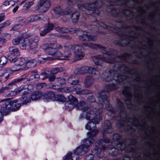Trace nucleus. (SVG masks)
I'll return each mask as SVG.
<instances>
[{"instance_id": "1", "label": "nucleus", "mask_w": 160, "mask_h": 160, "mask_svg": "<svg viewBox=\"0 0 160 160\" xmlns=\"http://www.w3.org/2000/svg\"><path fill=\"white\" fill-rule=\"evenodd\" d=\"M83 44L90 48L100 49L102 53L106 54L108 57V58H106L105 56L101 55L93 57L94 62L97 66V69H101L102 68L101 64L102 61L111 63H114L115 62H116L114 66L113 70H106L103 72L101 76V78L103 81L109 82L114 80L116 84L112 83L106 84L104 87V90L98 93L96 96L99 104L103 107L104 106L105 108L109 112L110 114H108L109 115L114 118L116 115L115 113L117 110L119 111L117 117V120L118 121L117 123L118 126L122 128L124 131L132 132L134 131L135 129L133 127L136 128L138 126H141V124L139 120L135 117H133L132 118H127L125 106L129 109L132 108L131 100L133 95H134L135 98L136 97L138 98L139 96V93L137 95L136 94L139 89V85L138 84L133 86V92L131 91V87L128 86L124 87L122 91V94L125 97L124 100L125 104L117 99L118 108L117 109H113L109 104L108 95L109 92L117 89L118 88L117 85L119 83L122 82L124 83L127 81V77L124 75L118 74L117 72L118 71H119L123 73L135 74L136 76L135 80L137 82L141 81V76L138 74L136 69L129 68L128 65H126L123 62H118L122 61L124 62L135 63L134 62L130 61L131 56L128 53H125L120 56L115 57L113 54L115 53L116 52L113 49L110 50V52L106 50L104 47L98 44L84 42Z\"/></svg>"}, {"instance_id": "2", "label": "nucleus", "mask_w": 160, "mask_h": 160, "mask_svg": "<svg viewBox=\"0 0 160 160\" xmlns=\"http://www.w3.org/2000/svg\"><path fill=\"white\" fill-rule=\"evenodd\" d=\"M99 25L101 27L107 29L117 34L121 37V38L119 41L115 42L114 43L115 44L122 47L128 46L133 49L137 48L140 52L142 53L141 51V49H142V48H140L139 46H137L136 45V42L138 38L136 34L133 32H122L123 31H126L130 30L129 27L126 25L123 21H119L115 22V26L113 27L107 26L103 22L100 23Z\"/></svg>"}, {"instance_id": "3", "label": "nucleus", "mask_w": 160, "mask_h": 160, "mask_svg": "<svg viewBox=\"0 0 160 160\" xmlns=\"http://www.w3.org/2000/svg\"><path fill=\"white\" fill-rule=\"evenodd\" d=\"M113 130L110 121L109 120L105 121L103 128V139L98 140L100 142V143L102 145H103V143H113L117 146L121 151H123L127 153L134 152H135V149L133 147L132 145L135 144L136 142H133L132 140L125 139L122 142H120L118 140L121 136L117 133L113 134V140L112 141L108 138L104 137V133H111L112 132Z\"/></svg>"}, {"instance_id": "4", "label": "nucleus", "mask_w": 160, "mask_h": 160, "mask_svg": "<svg viewBox=\"0 0 160 160\" xmlns=\"http://www.w3.org/2000/svg\"><path fill=\"white\" fill-rule=\"evenodd\" d=\"M93 110L91 109L89 112H86V118L90 121L85 125V128L86 129L91 131L87 133L88 136L87 138H90L91 140L94 139V141L96 139L95 136L98 133L99 131L98 129H94V128L96 127V124H98L102 119L101 114L102 112V109L99 108L95 112Z\"/></svg>"}, {"instance_id": "5", "label": "nucleus", "mask_w": 160, "mask_h": 160, "mask_svg": "<svg viewBox=\"0 0 160 160\" xmlns=\"http://www.w3.org/2000/svg\"><path fill=\"white\" fill-rule=\"evenodd\" d=\"M97 106V107L95 108L94 107H90L88 108L84 101H82L79 103H78V101L76 97L73 96L72 95H69L68 97V100L65 104V108L66 110L68 111H71L74 107H76L78 110H82L83 112H89L90 109H94V112L98 111L99 109L98 107V103H95Z\"/></svg>"}, {"instance_id": "6", "label": "nucleus", "mask_w": 160, "mask_h": 160, "mask_svg": "<svg viewBox=\"0 0 160 160\" xmlns=\"http://www.w3.org/2000/svg\"><path fill=\"white\" fill-rule=\"evenodd\" d=\"M64 58L62 59H68L72 55L71 50L74 52L75 58L77 60L82 59L84 56L85 54L82 52L83 49L81 45H73L67 46H64Z\"/></svg>"}, {"instance_id": "7", "label": "nucleus", "mask_w": 160, "mask_h": 160, "mask_svg": "<svg viewBox=\"0 0 160 160\" xmlns=\"http://www.w3.org/2000/svg\"><path fill=\"white\" fill-rule=\"evenodd\" d=\"M39 40V37H35L29 39H23L20 43V47L22 49H26L28 47L30 53H35L38 51V45Z\"/></svg>"}, {"instance_id": "8", "label": "nucleus", "mask_w": 160, "mask_h": 160, "mask_svg": "<svg viewBox=\"0 0 160 160\" xmlns=\"http://www.w3.org/2000/svg\"><path fill=\"white\" fill-rule=\"evenodd\" d=\"M100 141L98 140L95 143L96 148L92 151V153L86 155L85 158V160H98L97 158L94 155L95 154L99 158L102 157L104 155L103 151L106 149L105 145L101 144Z\"/></svg>"}, {"instance_id": "9", "label": "nucleus", "mask_w": 160, "mask_h": 160, "mask_svg": "<svg viewBox=\"0 0 160 160\" xmlns=\"http://www.w3.org/2000/svg\"><path fill=\"white\" fill-rule=\"evenodd\" d=\"M102 5V2L101 0H97L93 3H87L85 4H78L77 5L78 8L82 11L84 9H87L91 14L98 15L99 12L97 9Z\"/></svg>"}, {"instance_id": "10", "label": "nucleus", "mask_w": 160, "mask_h": 160, "mask_svg": "<svg viewBox=\"0 0 160 160\" xmlns=\"http://www.w3.org/2000/svg\"><path fill=\"white\" fill-rule=\"evenodd\" d=\"M5 102L2 106V109L6 114H8L11 110L16 111L18 110L21 106V104L17 100L10 101L8 99H5Z\"/></svg>"}, {"instance_id": "11", "label": "nucleus", "mask_w": 160, "mask_h": 160, "mask_svg": "<svg viewBox=\"0 0 160 160\" xmlns=\"http://www.w3.org/2000/svg\"><path fill=\"white\" fill-rule=\"evenodd\" d=\"M74 72L75 74L78 75H82L87 73L91 74L97 79L101 77V74L95 68L92 67L84 66L76 69Z\"/></svg>"}, {"instance_id": "12", "label": "nucleus", "mask_w": 160, "mask_h": 160, "mask_svg": "<svg viewBox=\"0 0 160 160\" xmlns=\"http://www.w3.org/2000/svg\"><path fill=\"white\" fill-rule=\"evenodd\" d=\"M94 142V140H90V138L83 139L81 142L82 145L72 152L74 155H82L86 153L89 150V148Z\"/></svg>"}, {"instance_id": "13", "label": "nucleus", "mask_w": 160, "mask_h": 160, "mask_svg": "<svg viewBox=\"0 0 160 160\" xmlns=\"http://www.w3.org/2000/svg\"><path fill=\"white\" fill-rule=\"evenodd\" d=\"M79 0H68L67 2V7L66 10L62 11V8L59 7H56L53 8L54 13L59 16L60 15H66L69 14L71 12L70 8L73 7L74 3H76Z\"/></svg>"}, {"instance_id": "14", "label": "nucleus", "mask_w": 160, "mask_h": 160, "mask_svg": "<svg viewBox=\"0 0 160 160\" xmlns=\"http://www.w3.org/2000/svg\"><path fill=\"white\" fill-rule=\"evenodd\" d=\"M55 44L50 43L46 48H44L46 53L48 54L54 56L56 58H64V52L62 53L61 51L58 50L54 48Z\"/></svg>"}, {"instance_id": "15", "label": "nucleus", "mask_w": 160, "mask_h": 160, "mask_svg": "<svg viewBox=\"0 0 160 160\" xmlns=\"http://www.w3.org/2000/svg\"><path fill=\"white\" fill-rule=\"evenodd\" d=\"M78 31L77 32V34L78 36V39L82 41H95L97 39L96 36H92L88 34L87 32L82 30H80L77 29Z\"/></svg>"}, {"instance_id": "16", "label": "nucleus", "mask_w": 160, "mask_h": 160, "mask_svg": "<svg viewBox=\"0 0 160 160\" xmlns=\"http://www.w3.org/2000/svg\"><path fill=\"white\" fill-rule=\"evenodd\" d=\"M50 6V0H41L36 6V10L41 12H45Z\"/></svg>"}, {"instance_id": "17", "label": "nucleus", "mask_w": 160, "mask_h": 160, "mask_svg": "<svg viewBox=\"0 0 160 160\" xmlns=\"http://www.w3.org/2000/svg\"><path fill=\"white\" fill-rule=\"evenodd\" d=\"M17 61L18 62H17L16 64L15 67L18 66L20 67L19 68H15L13 67V69L15 70V72L20 70L24 69L27 66V61L23 58H20L18 59Z\"/></svg>"}, {"instance_id": "18", "label": "nucleus", "mask_w": 160, "mask_h": 160, "mask_svg": "<svg viewBox=\"0 0 160 160\" xmlns=\"http://www.w3.org/2000/svg\"><path fill=\"white\" fill-rule=\"evenodd\" d=\"M15 70H13V67H11V68H8L5 70H0V79H1L3 76H5L4 79L5 81L8 80L10 76L11 75Z\"/></svg>"}, {"instance_id": "19", "label": "nucleus", "mask_w": 160, "mask_h": 160, "mask_svg": "<svg viewBox=\"0 0 160 160\" xmlns=\"http://www.w3.org/2000/svg\"><path fill=\"white\" fill-rule=\"evenodd\" d=\"M43 19L44 16L43 14L33 15L28 17L25 21V24H27L37 20H42Z\"/></svg>"}, {"instance_id": "20", "label": "nucleus", "mask_w": 160, "mask_h": 160, "mask_svg": "<svg viewBox=\"0 0 160 160\" xmlns=\"http://www.w3.org/2000/svg\"><path fill=\"white\" fill-rule=\"evenodd\" d=\"M56 30L60 32H62L63 33H67L70 32L71 33H74L77 32L78 30L76 29L72 28H65L61 27H58L55 28Z\"/></svg>"}, {"instance_id": "21", "label": "nucleus", "mask_w": 160, "mask_h": 160, "mask_svg": "<svg viewBox=\"0 0 160 160\" xmlns=\"http://www.w3.org/2000/svg\"><path fill=\"white\" fill-rule=\"evenodd\" d=\"M94 82V78L91 75H88L85 78L84 84L85 87L88 88L92 86Z\"/></svg>"}, {"instance_id": "22", "label": "nucleus", "mask_w": 160, "mask_h": 160, "mask_svg": "<svg viewBox=\"0 0 160 160\" xmlns=\"http://www.w3.org/2000/svg\"><path fill=\"white\" fill-rule=\"evenodd\" d=\"M107 11L110 13H111L112 16L114 17H118L119 16L121 11L115 9L112 6H108L107 8Z\"/></svg>"}, {"instance_id": "23", "label": "nucleus", "mask_w": 160, "mask_h": 160, "mask_svg": "<svg viewBox=\"0 0 160 160\" xmlns=\"http://www.w3.org/2000/svg\"><path fill=\"white\" fill-rule=\"evenodd\" d=\"M27 78H18L13 79L12 81L8 84V85L10 86L12 88V86L14 85L15 83L22 82L24 83L25 82L28 81Z\"/></svg>"}, {"instance_id": "24", "label": "nucleus", "mask_w": 160, "mask_h": 160, "mask_svg": "<svg viewBox=\"0 0 160 160\" xmlns=\"http://www.w3.org/2000/svg\"><path fill=\"white\" fill-rule=\"evenodd\" d=\"M106 149L108 151V153L112 156L116 155L118 154V150L112 145H109Z\"/></svg>"}, {"instance_id": "25", "label": "nucleus", "mask_w": 160, "mask_h": 160, "mask_svg": "<svg viewBox=\"0 0 160 160\" xmlns=\"http://www.w3.org/2000/svg\"><path fill=\"white\" fill-rule=\"evenodd\" d=\"M42 96V92L40 91H38L32 93L31 96V98L33 101L37 100L40 98Z\"/></svg>"}, {"instance_id": "26", "label": "nucleus", "mask_w": 160, "mask_h": 160, "mask_svg": "<svg viewBox=\"0 0 160 160\" xmlns=\"http://www.w3.org/2000/svg\"><path fill=\"white\" fill-rule=\"evenodd\" d=\"M122 13L124 15L128 18L131 19L133 18V14L132 12L128 9H126L122 10L121 11Z\"/></svg>"}, {"instance_id": "27", "label": "nucleus", "mask_w": 160, "mask_h": 160, "mask_svg": "<svg viewBox=\"0 0 160 160\" xmlns=\"http://www.w3.org/2000/svg\"><path fill=\"white\" fill-rule=\"evenodd\" d=\"M31 97L29 96L26 95L24 96H22L21 99L20 101L23 104H26L27 103L30 102L31 101Z\"/></svg>"}, {"instance_id": "28", "label": "nucleus", "mask_w": 160, "mask_h": 160, "mask_svg": "<svg viewBox=\"0 0 160 160\" xmlns=\"http://www.w3.org/2000/svg\"><path fill=\"white\" fill-rule=\"evenodd\" d=\"M9 52L10 54L16 55H19L20 54L18 49L14 47H9Z\"/></svg>"}, {"instance_id": "29", "label": "nucleus", "mask_w": 160, "mask_h": 160, "mask_svg": "<svg viewBox=\"0 0 160 160\" xmlns=\"http://www.w3.org/2000/svg\"><path fill=\"white\" fill-rule=\"evenodd\" d=\"M44 97L46 99L49 100H53L55 97L54 94L53 92H46L44 95Z\"/></svg>"}, {"instance_id": "30", "label": "nucleus", "mask_w": 160, "mask_h": 160, "mask_svg": "<svg viewBox=\"0 0 160 160\" xmlns=\"http://www.w3.org/2000/svg\"><path fill=\"white\" fill-rule=\"evenodd\" d=\"M79 15L80 13L78 11H76L72 13V19L73 22H75L77 21L78 19Z\"/></svg>"}, {"instance_id": "31", "label": "nucleus", "mask_w": 160, "mask_h": 160, "mask_svg": "<svg viewBox=\"0 0 160 160\" xmlns=\"http://www.w3.org/2000/svg\"><path fill=\"white\" fill-rule=\"evenodd\" d=\"M27 66L30 68H33L35 67L37 64V61L35 59H31L27 61Z\"/></svg>"}, {"instance_id": "32", "label": "nucleus", "mask_w": 160, "mask_h": 160, "mask_svg": "<svg viewBox=\"0 0 160 160\" xmlns=\"http://www.w3.org/2000/svg\"><path fill=\"white\" fill-rule=\"evenodd\" d=\"M68 83L72 85L76 84L79 82L78 80L75 79V77L73 76H71L68 78Z\"/></svg>"}, {"instance_id": "33", "label": "nucleus", "mask_w": 160, "mask_h": 160, "mask_svg": "<svg viewBox=\"0 0 160 160\" xmlns=\"http://www.w3.org/2000/svg\"><path fill=\"white\" fill-rule=\"evenodd\" d=\"M8 59L5 56H2L0 58V68L4 67L7 62Z\"/></svg>"}, {"instance_id": "34", "label": "nucleus", "mask_w": 160, "mask_h": 160, "mask_svg": "<svg viewBox=\"0 0 160 160\" xmlns=\"http://www.w3.org/2000/svg\"><path fill=\"white\" fill-rule=\"evenodd\" d=\"M92 92L88 89L77 91L76 93L79 95H85L91 93Z\"/></svg>"}, {"instance_id": "35", "label": "nucleus", "mask_w": 160, "mask_h": 160, "mask_svg": "<svg viewBox=\"0 0 160 160\" xmlns=\"http://www.w3.org/2000/svg\"><path fill=\"white\" fill-rule=\"evenodd\" d=\"M53 59V58L51 57H47V58H38V62L39 63H43L47 61H49Z\"/></svg>"}, {"instance_id": "36", "label": "nucleus", "mask_w": 160, "mask_h": 160, "mask_svg": "<svg viewBox=\"0 0 160 160\" xmlns=\"http://www.w3.org/2000/svg\"><path fill=\"white\" fill-rule=\"evenodd\" d=\"M63 70V69L61 67L56 68H52L50 71V72L52 74H55Z\"/></svg>"}, {"instance_id": "37", "label": "nucleus", "mask_w": 160, "mask_h": 160, "mask_svg": "<svg viewBox=\"0 0 160 160\" xmlns=\"http://www.w3.org/2000/svg\"><path fill=\"white\" fill-rule=\"evenodd\" d=\"M73 153L72 152H68L67 153L63 160H73V158L74 157Z\"/></svg>"}, {"instance_id": "38", "label": "nucleus", "mask_w": 160, "mask_h": 160, "mask_svg": "<svg viewBox=\"0 0 160 160\" xmlns=\"http://www.w3.org/2000/svg\"><path fill=\"white\" fill-rule=\"evenodd\" d=\"M8 86L5 87H2L0 88V94H2L6 92L7 91H8L11 89L12 87L8 85Z\"/></svg>"}, {"instance_id": "39", "label": "nucleus", "mask_w": 160, "mask_h": 160, "mask_svg": "<svg viewBox=\"0 0 160 160\" xmlns=\"http://www.w3.org/2000/svg\"><path fill=\"white\" fill-rule=\"evenodd\" d=\"M17 55L10 54V55L8 56V59L11 62H14L16 61H17L18 60L17 57Z\"/></svg>"}, {"instance_id": "40", "label": "nucleus", "mask_w": 160, "mask_h": 160, "mask_svg": "<svg viewBox=\"0 0 160 160\" xmlns=\"http://www.w3.org/2000/svg\"><path fill=\"white\" fill-rule=\"evenodd\" d=\"M54 25L51 23H48L47 26L45 27L48 31L49 32L52 30L54 28Z\"/></svg>"}, {"instance_id": "41", "label": "nucleus", "mask_w": 160, "mask_h": 160, "mask_svg": "<svg viewBox=\"0 0 160 160\" xmlns=\"http://www.w3.org/2000/svg\"><path fill=\"white\" fill-rule=\"evenodd\" d=\"M56 81L58 83L61 85L65 84L66 82V80L64 78H57Z\"/></svg>"}, {"instance_id": "42", "label": "nucleus", "mask_w": 160, "mask_h": 160, "mask_svg": "<svg viewBox=\"0 0 160 160\" xmlns=\"http://www.w3.org/2000/svg\"><path fill=\"white\" fill-rule=\"evenodd\" d=\"M40 76L41 77V79L42 80H45L49 77L47 73L45 71H43L41 73Z\"/></svg>"}, {"instance_id": "43", "label": "nucleus", "mask_w": 160, "mask_h": 160, "mask_svg": "<svg viewBox=\"0 0 160 160\" xmlns=\"http://www.w3.org/2000/svg\"><path fill=\"white\" fill-rule=\"evenodd\" d=\"M87 28L89 30L91 31H95L96 32H97V30L98 29V27L96 25H88L87 26Z\"/></svg>"}, {"instance_id": "44", "label": "nucleus", "mask_w": 160, "mask_h": 160, "mask_svg": "<svg viewBox=\"0 0 160 160\" xmlns=\"http://www.w3.org/2000/svg\"><path fill=\"white\" fill-rule=\"evenodd\" d=\"M129 0H114V1L119 2L121 4L127 6Z\"/></svg>"}, {"instance_id": "45", "label": "nucleus", "mask_w": 160, "mask_h": 160, "mask_svg": "<svg viewBox=\"0 0 160 160\" xmlns=\"http://www.w3.org/2000/svg\"><path fill=\"white\" fill-rule=\"evenodd\" d=\"M33 3L34 2L33 1L28 2L24 4L23 6L25 7L26 9H28L30 8V7L33 4Z\"/></svg>"}, {"instance_id": "46", "label": "nucleus", "mask_w": 160, "mask_h": 160, "mask_svg": "<svg viewBox=\"0 0 160 160\" xmlns=\"http://www.w3.org/2000/svg\"><path fill=\"white\" fill-rule=\"evenodd\" d=\"M21 41V38H15L13 39L12 42L13 44L14 45H17L19 44Z\"/></svg>"}, {"instance_id": "47", "label": "nucleus", "mask_w": 160, "mask_h": 160, "mask_svg": "<svg viewBox=\"0 0 160 160\" xmlns=\"http://www.w3.org/2000/svg\"><path fill=\"white\" fill-rule=\"evenodd\" d=\"M16 95V93H15L14 92L12 91L11 90V91H9L8 92L4 95L5 97H10L12 96H15Z\"/></svg>"}, {"instance_id": "48", "label": "nucleus", "mask_w": 160, "mask_h": 160, "mask_svg": "<svg viewBox=\"0 0 160 160\" xmlns=\"http://www.w3.org/2000/svg\"><path fill=\"white\" fill-rule=\"evenodd\" d=\"M49 32L47 29L45 28L44 29L41 31L40 32V35L41 36H43Z\"/></svg>"}, {"instance_id": "49", "label": "nucleus", "mask_w": 160, "mask_h": 160, "mask_svg": "<svg viewBox=\"0 0 160 160\" xmlns=\"http://www.w3.org/2000/svg\"><path fill=\"white\" fill-rule=\"evenodd\" d=\"M2 113H3V114H4L5 115H8L6 114L5 113L3 112L2 110L1 107V110H0V123L2 122L3 120V116Z\"/></svg>"}, {"instance_id": "50", "label": "nucleus", "mask_w": 160, "mask_h": 160, "mask_svg": "<svg viewBox=\"0 0 160 160\" xmlns=\"http://www.w3.org/2000/svg\"><path fill=\"white\" fill-rule=\"evenodd\" d=\"M57 99L58 101L63 102L65 101V98L62 95L57 96Z\"/></svg>"}, {"instance_id": "51", "label": "nucleus", "mask_w": 160, "mask_h": 160, "mask_svg": "<svg viewBox=\"0 0 160 160\" xmlns=\"http://www.w3.org/2000/svg\"><path fill=\"white\" fill-rule=\"evenodd\" d=\"M88 100L91 102H94L95 101V98L93 96H89L88 98Z\"/></svg>"}, {"instance_id": "52", "label": "nucleus", "mask_w": 160, "mask_h": 160, "mask_svg": "<svg viewBox=\"0 0 160 160\" xmlns=\"http://www.w3.org/2000/svg\"><path fill=\"white\" fill-rule=\"evenodd\" d=\"M25 88H24V86H22L19 88L16 91L15 93H16V94L19 93L20 92L23 91V90H25Z\"/></svg>"}, {"instance_id": "53", "label": "nucleus", "mask_w": 160, "mask_h": 160, "mask_svg": "<svg viewBox=\"0 0 160 160\" xmlns=\"http://www.w3.org/2000/svg\"><path fill=\"white\" fill-rule=\"evenodd\" d=\"M81 88V85L78 84V86L77 87H69V88L70 89V90H73L74 89L76 90H79Z\"/></svg>"}, {"instance_id": "54", "label": "nucleus", "mask_w": 160, "mask_h": 160, "mask_svg": "<svg viewBox=\"0 0 160 160\" xmlns=\"http://www.w3.org/2000/svg\"><path fill=\"white\" fill-rule=\"evenodd\" d=\"M44 83H38L37 84L36 87L37 89H40L43 87L45 84Z\"/></svg>"}, {"instance_id": "55", "label": "nucleus", "mask_w": 160, "mask_h": 160, "mask_svg": "<svg viewBox=\"0 0 160 160\" xmlns=\"http://www.w3.org/2000/svg\"><path fill=\"white\" fill-rule=\"evenodd\" d=\"M55 48L58 50L59 51L60 50L62 49L63 48V47L61 45L58 43L57 44Z\"/></svg>"}, {"instance_id": "56", "label": "nucleus", "mask_w": 160, "mask_h": 160, "mask_svg": "<svg viewBox=\"0 0 160 160\" xmlns=\"http://www.w3.org/2000/svg\"><path fill=\"white\" fill-rule=\"evenodd\" d=\"M11 35L9 34H4V38L6 40V41L7 40H9L11 38Z\"/></svg>"}, {"instance_id": "57", "label": "nucleus", "mask_w": 160, "mask_h": 160, "mask_svg": "<svg viewBox=\"0 0 160 160\" xmlns=\"http://www.w3.org/2000/svg\"><path fill=\"white\" fill-rule=\"evenodd\" d=\"M62 38L66 39L69 40L71 39V38L69 36L67 35H62L60 36Z\"/></svg>"}, {"instance_id": "58", "label": "nucleus", "mask_w": 160, "mask_h": 160, "mask_svg": "<svg viewBox=\"0 0 160 160\" xmlns=\"http://www.w3.org/2000/svg\"><path fill=\"white\" fill-rule=\"evenodd\" d=\"M5 18V14L2 13L0 14V22L4 20Z\"/></svg>"}, {"instance_id": "59", "label": "nucleus", "mask_w": 160, "mask_h": 160, "mask_svg": "<svg viewBox=\"0 0 160 160\" xmlns=\"http://www.w3.org/2000/svg\"><path fill=\"white\" fill-rule=\"evenodd\" d=\"M4 25L5 27H7L11 23V22L10 20H8L6 22H5L2 23Z\"/></svg>"}, {"instance_id": "60", "label": "nucleus", "mask_w": 160, "mask_h": 160, "mask_svg": "<svg viewBox=\"0 0 160 160\" xmlns=\"http://www.w3.org/2000/svg\"><path fill=\"white\" fill-rule=\"evenodd\" d=\"M55 76L54 75H52L48 78V80L49 82H52L55 80Z\"/></svg>"}, {"instance_id": "61", "label": "nucleus", "mask_w": 160, "mask_h": 160, "mask_svg": "<svg viewBox=\"0 0 160 160\" xmlns=\"http://www.w3.org/2000/svg\"><path fill=\"white\" fill-rule=\"evenodd\" d=\"M9 5H10V7L13 6L15 4L16 2H15L12 0H11L9 1Z\"/></svg>"}, {"instance_id": "62", "label": "nucleus", "mask_w": 160, "mask_h": 160, "mask_svg": "<svg viewBox=\"0 0 160 160\" xmlns=\"http://www.w3.org/2000/svg\"><path fill=\"white\" fill-rule=\"evenodd\" d=\"M20 26V25L19 24H16L12 27V29L13 30H16L18 29V28H17V27H18Z\"/></svg>"}, {"instance_id": "63", "label": "nucleus", "mask_w": 160, "mask_h": 160, "mask_svg": "<svg viewBox=\"0 0 160 160\" xmlns=\"http://www.w3.org/2000/svg\"><path fill=\"white\" fill-rule=\"evenodd\" d=\"M6 42V40L4 38H0V43L2 44Z\"/></svg>"}, {"instance_id": "64", "label": "nucleus", "mask_w": 160, "mask_h": 160, "mask_svg": "<svg viewBox=\"0 0 160 160\" xmlns=\"http://www.w3.org/2000/svg\"><path fill=\"white\" fill-rule=\"evenodd\" d=\"M32 77H33L35 79L38 78H40V75L38 74L37 73L32 75Z\"/></svg>"}]
</instances>
